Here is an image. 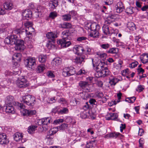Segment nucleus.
<instances>
[{"mask_svg": "<svg viewBox=\"0 0 148 148\" xmlns=\"http://www.w3.org/2000/svg\"><path fill=\"white\" fill-rule=\"evenodd\" d=\"M93 67L95 66V69L96 72L95 74L96 77L97 78L104 77L109 75L110 71L107 67L106 64L103 61L101 60H98L97 62L94 61V59H91Z\"/></svg>", "mask_w": 148, "mask_h": 148, "instance_id": "obj_1", "label": "nucleus"}, {"mask_svg": "<svg viewBox=\"0 0 148 148\" xmlns=\"http://www.w3.org/2000/svg\"><path fill=\"white\" fill-rule=\"evenodd\" d=\"M100 27V26L96 23H92L90 22L86 23L85 26V28L91 32L90 36L93 38H97L98 36V30Z\"/></svg>", "mask_w": 148, "mask_h": 148, "instance_id": "obj_2", "label": "nucleus"}, {"mask_svg": "<svg viewBox=\"0 0 148 148\" xmlns=\"http://www.w3.org/2000/svg\"><path fill=\"white\" fill-rule=\"evenodd\" d=\"M6 105H14L18 109H21L25 108V106L23 103H20L18 102H15L13 97L9 96L7 97L5 99Z\"/></svg>", "mask_w": 148, "mask_h": 148, "instance_id": "obj_3", "label": "nucleus"}, {"mask_svg": "<svg viewBox=\"0 0 148 148\" xmlns=\"http://www.w3.org/2000/svg\"><path fill=\"white\" fill-rule=\"evenodd\" d=\"M25 64L27 68L34 70L36 66L35 59L34 58H29L25 60Z\"/></svg>", "mask_w": 148, "mask_h": 148, "instance_id": "obj_4", "label": "nucleus"}, {"mask_svg": "<svg viewBox=\"0 0 148 148\" xmlns=\"http://www.w3.org/2000/svg\"><path fill=\"white\" fill-rule=\"evenodd\" d=\"M35 101L34 97L30 95H28L22 97L21 100L23 103L30 106H33Z\"/></svg>", "mask_w": 148, "mask_h": 148, "instance_id": "obj_5", "label": "nucleus"}, {"mask_svg": "<svg viewBox=\"0 0 148 148\" xmlns=\"http://www.w3.org/2000/svg\"><path fill=\"white\" fill-rule=\"evenodd\" d=\"M16 83L18 86L20 88L26 87L29 85L28 82L24 76L19 77L16 80Z\"/></svg>", "mask_w": 148, "mask_h": 148, "instance_id": "obj_6", "label": "nucleus"}, {"mask_svg": "<svg viewBox=\"0 0 148 148\" xmlns=\"http://www.w3.org/2000/svg\"><path fill=\"white\" fill-rule=\"evenodd\" d=\"M75 73V69L74 68L66 67L63 69L62 74L64 77H66L74 75Z\"/></svg>", "mask_w": 148, "mask_h": 148, "instance_id": "obj_7", "label": "nucleus"}, {"mask_svg": "<svg viewBox=\"0 0 148 148\" xmlns=\"http://www.w3.org/2000/svg\"><path fill=\"white\" fill-rule=\"evenodd\" d=\"M118 16V14H115L111 12L110 13L109 16L108 17L106 20L104 22L103 25L108 26L111 23H112V22L114 19H115L116 17Z\"/></svg>", "mask_w": 148, "mask_h": 148, "instance_id": "obj_8", "label": "nucleus"}, {"mask_svg": "<svg viewBox=\"0 0 148 148\" xmlns=\"http://www.w3.org/2000/svg\"><path fill=\"white\" fill-rule=\"evenodd\" d=\"M15 45V48L16 50L23 51L25 48L24 45V41L21 40L17 39Z\"/></svg>", "mask_w": 148, "mask_h": 148, "instance_id": "obj_9", "label": "nucleus"}, {"mask_svg": "<svg viewBox=\"0 0 148 148\" xmlns=\"http://www.w3.org/2000/svg\"><path fill=\"white\" fill-rule=\"evenodd\" d=\"M69 39H62L57 42V43L60 45L62 48H66L69 46L71 43L69 40Z\"/></svg>", "mask_w": 148, "mask_h": 148, "instance_id": "obj_10", "label": "nucleus"}, {"mask_svg": "<svg viewBox=\"0 0 148 148\" xmlns=\"http://www.w3.org/2000/svg\"><path fill=\"white\" fill-rule=\"evenodd\" d=\"M23 134L19 132H17L14 134L13 137L14 139L16 142L20 143H23L25 142V140L23 138Z\"/></svg>", "mask_w": 148, "mask_h": 148, "instance_id": "obj_11", "label": "nucleus"}, {"mask_svg": "<svg viewBox=\"0 0 148 148\" xmlns=\"http://www.w3.org/2000/svg\"><path fill=\"white\" fill-rule=\"evenodd\" d=\"M78 85L80 88L85 91V92H88L89 91L90 88L89 86L90 85L88 82L80 81L78 84Z\"/></svg>", "mask_w": 148, "mask_h": 148, "instance_id": "obj_12", "label": "nucleus"}, {"mask_svg": "<svg viewBox=\"0 0 148 148\" xmlns=\"http://www.w3.org/2000/svg\"><path fill=\"white\" fill-rule=\"evenodd\" d=\"M9 141L7 139L5 134H0V144L2 145H7Z\"/></svg>", "mask_w": 148, "mask_h": 148, "instance_id": "obj_13", "label": "nucleus"}, {"mask_svg": "<svg viewBox=\"0 0 148 148\" xmlns=\"http://www.w3.org/2000/svg\"><path fill=\"white\" fill-rule=\"evenodd\" d=\"M73 51L75 52L78 55H81V54L83 53L85 51L83 47L78 45H75L74 47Z\"/></svg>", "mask_w": 148, "mask_h": 148, "instance_id": "obj_14", "label": "nucleus"}, {"mask_svg": "<svg viewBox=\"0 0 148 148\" xmlns=\"http://www.w3.org/2000/svg\"><path fill=\"white\" fill-rule=\"evenodd\" d=\"M32 12L30 10H25L22 12V15L24 19L29 20L32 16Z\"/></svg>", "mask_w": 148, "mask_h": 148, "instance_id": "obj_15", "label": "nucleus"}, {"mask_svg": "<svg viewBox=\"0 0 148 148\" xmlns=\"http://www.w3.org/2000/svg\"><path fill=\"white\" fill-rule=\"evenodd\" d=\"M58 1L57 0H51L49 2V9L51 10L56 9L58 5Z\"/></svg>", "mask_w": 148, "mask_h": 148, "instance_id": "obj_16", "label": "nucleus"}, {"mask_svg": "<svg viewBox=\"0 0 148 148\" xmlns=\"http://www.w3.org/2000/svg\"><path fill=\"white\" fill-rule=\"evenodd\" d=\"M72 32L69 30L64 31L62 33V39H69L70 36L72 35Z\"/></svg>", "mask_w": 148, "mask_h": 148, "instance_id": "obj_17", "label": "nucleus"}, {"mask_svg": "<svg viewBox=\"0 0 148 148\" xmlns=\"http://www.w3.org/2000/svg\"><path fill=\"white\" fill-rule=\"evenodd\" d=\"M54 135H51L48 133L45 138L47 143L49 145H52L54 143Z\"/></svg>", "mask_w": 148, "mask_h": 148, "instance_id": "obj_18", "label": "nucleus"}, {"mask_svg": "<svg viewBox=\"0 0 148 148\" xmlns=\"http://www.w3.org/2000/svg\"><path fill=\"white\" fill-rule=\"evenodd\" d=\"M85 57L83 55H78V56L74 59V62L77 64H81L84 61Z\"/></svg>", "mask_w": 148, "mask_h": 148, "instance_id": "obj_19", "label": "nucleus"}, {"mask_svg": "<svg viewBox=\"0 0 148 148\" xmlns=\"http://www.w3.org/2000/svg\"><path fill=\"white\" fill-rule=\"evenodd\" d=\"M102 29L104 34L106 35H111L112 33V30L110 29L108 26L103 25Z\"/></svg>", "mask_w": 148, "mask_h": 148, "instance_id": "obj_20", "label": "nucleus"}, {"mask_svg": "<svg viewBox=\"0 0 148 148\" xmlns=\"http://www.w3.org/2000/svg\"><path fill=\"white\" fill-rule=\"evenodd\" d=\"M40 121L41 123V124L43 125V127H44V125H47L52 122L51 118L49 117L43 119Z\"/></svg>", "mask_w": 148, "mask_h": 148, "instance_id": "obj_21", "label": "nucleus"}, {"mask_svg": "<svg viewBox=\"0 0 148 148\" xmlns=\"http://www.w3.org/2000/svg\"><path fill=\"white\" fill-rule=\"evenodd\" d=\"M3 6L5 9L7 10H10L13 8L12 3L10 1L6 2L3 4Z\"/></svg>", "mask_w": 148, "mask_h": 148, "instance_id": "obj_22", "label": "nucleus"}, {"mask_svg": "<svg viewBox=\"0 0 148 148\" xmlns=\"http://www.w3.org/2000/svg\"><path fill=\"white\" fill-rule=\"evenodd\" d=\"M118 117V115L116 113H110L108 114L106 119L107 120H117Z\"/></svg>", "mask_w": 148, "mask_h": 148, "instance_id": "obj_23", "label": "nucleus"}, {"mask_svg": "<svg viewBox=\"0 0 148 148\" xmlns=\"http://www.w3.org/2000/svg\"><path fill=\"white\" fill-rule=\"evenodd\" d=\"M4 108H5V111L6 113H11L12 114L14 113L15 111L13 105H6Z\"/></svg>", "mask_w": 148, "mask_h": 148, "instance_id": "obj_24", "label": "nucleus"}, {"mask_svg": "<svg viewBox=\"0 0 148 148\" xmlns=\"http://www.w3.org/2000/svg\"><path fill=\"white\" fill-rule=\"evenodd\" d=\"M61 63V59L59 57L54 58L52 61L51 64L55 66L60 65Z\"/></svg>", "mask_w": 148, "mask_h": 148, "instance_id": "obj_25", "label": "nucleus"}, {"mask_svg": "<svg viewBox=\"0 0 148 148\" xmlns=\"http://www.w3.org/2000/svg\"><path fill=\"white\" fill-rule=\"evenodd\" d=\"M21 55L20 53H15L12 57V59L14 60L16 62H20L21 60Z\"/></svg>", "mask_w": 148, "mask_h": 148, "instance_id": "obj_26", "label": "nucleus"}, {"mask_svg": "<svg viewBox=\"0 0 148 148\" xmlns=\"http://www.w3.org/2000/svg\"><path fill=\"white\" fill-rule=\"evenodd\" d=\"M60 27L63 28H68L71 27V24L69 23L65 22L62 24H61L59 25Z\"/></svg>", "mask_w": 148, "mask_h": 148, "instance_id": "obj_27", "label": "nucleus"}, {"mask_svg": "<svg viewBox=\"0 0 148 148\" xmlns=\"http://www.w3.org/2000/svg\"><path fill=\"white\" fill-rule=\"evenodd\" d=\"M127 27L131 30L133 31L136 29L135 25L132 22H129L127 24Z\"/></svg>", "mask_w": 148, "mask_h": 148, "instance_id": "obj_28", "label": "nucleus"}, {"mask_svg": "<svg viewBox=\"0 0 148 148\" xmlns=\"http://www.w3.org/2000/svg\"><path fill=\"white\" fill-rule=\"evenodd\" d=\"M9 37L11 42V45H14L17 39V36L14 35L9 36Z\"/></svg>", "mask_w": 148, "mask_h": 148, "instance_id": "obj_29", "label": "nucleus"}, {"mask_svg": "<svg viewBox=\"0 0 148 148\" xmlns=\"http://www.w3.org/2000/svg\"><path fill=\"white\" fill-rule=\"evenodd\" d=\"M37 126H36L31 125L28 127V132L30 134H33L36 130Z\"/></svg>", "mask_w": 148, "mask_h": 148, "instance_id": "obj_30", "label": "nucleus"}, {"mask_svg": "<svg viewBox=\"0 0 148 148\" xmlns=\"http://www.w3.org/2000/svg\"><path fill=\"white\" fill-rule=\"evenodd\" d=\"M47 58V56L46 55H40L39 56L38 60L40 63H44L45 62Z\"/></svg>", "mask_w": 148, "mask_h": 148, "instance_id": "obj_31", "label": "nucleus"}, {"mask_svg": "<svg viewBox=\"0 0 148 148\" xmlns=\"http://www.w3.org/2000/svg\"><path fill=\"white\" fill-rule=\"evenodd\" d=\"M46 36L48 39L54 38L57 37L56 35L52 32L48 33L46 34Z\"/></svg>", "mask_w": 148, "mask_h": 148, "instance_id": "obj_32", "label": "nucleus"}, {"mask_svg": "<svg viewBox=\"0 0 148 148\" xmlns=\"http://www.w3.org/2000/svg\"><path fill=\"white\" fill-rule=\"evenodd\" d=\"M45 69V65L43 64L39 65L36 69L37 72L38 73L42 72Z\"/></svg>", "mask_w": 148, "mask_h": 148, "instance_id": "obj_33", "label": "nucleus"}, {"mask_svg": "<svg viewBox=\"0 0 148 148\" xmlns=\"http://www.w3.org/2000/svg\"><path fill=\"white\" fill-rule=\"evenodd\" d=\"M62 20L64 21H69L70 20L71 17L70 15L69 14H64L62 15Z\"/></svg>", "mask_w": 148, "mask_h": 148, "instance_id": "obj_34", "label": "nucleus"}, {"mask_svg": "<svg viewBox=\"0 0 148 148\" xmlns=\"http://www.w3.org/2000/svg\"><path fill=\"white\" fill-rule=\"evenodd\" d=\"M51 41H49L47 45V47L49 49H52L55 47L54 44V42L53 40H51Z\"/></svg>", "mask_w": 148, "mask_h": 148, "instance_id": "obj_35", "label": "nucleus"}, {"mask_svg": "<svg viewBox=\"0 0 148 148\" xmlns=\"http://www.w3.org/2000/svg\"><path fill=\"white\" fill-rule=\"evenodd\" d=\"M141 62L143 64L148 62V54L145 55L142 58H141Z\"/></svg>", "mask_w": 148, "mask_h": 148, "instance_id": "obj_36", "label": "nucleus"}, {"mask_svg": "<svg viewBox=\"0 0 148 148\" xmlns=\"http://www.w3.org/2000/svg\"><path fill=\"white\" fill-rule=\"evenodd\" d=\"M68 127V124L66 123H63L60 126L57 127V130H63L67 128Z\"/></svg>", "mask_w": 148, "mask_h": 148, "instance_id": "obj_37", "label": "nucleus"}, {"mask_svg": "<svg viewBox=\"0 0 148 148\" xmlns=\"http://www.w3.org/2000/svg\"><path fill=\"white\" fill-rule=\"evenodd\" d=\"M25 28H23V27L21 28L20 29L15 30L14 31L15 33L17 34H21L23 32H25Z\"/></svg>", "mask_w": 148, "mask_h": 148, "instance_id": "obj_38", "label": "nucleus"}, {"mask_svg": "<svg viewBox=\"0 0 148 148\" xmlns=\"http://www.w3.org/2000/svg\"><path fill=\"white\" fill-rule=\"evenodd\" d=\"M120 134V133H112L110 134L109 135H107L106 136V137H108L109 138L114 137L116 138Z\"/></svg>", "mask_w": 148, "mask_h": 148, "instance_id": "obj_39", "label": "nucleus"}, {"mask_svg": "<svg viewBox=\"0 0 148 148\" xmlns=\"http://www.w3.org/2000/svg\"><path fill=\"white\" fill-rule=\"evenodd\" d=\"M25 108H25H24L20 109L21 110V112L23 116H29V110L24 109Z\"/></svg>", "mask_w": 148, "mask_h": 148, "instance_id": "obj_40", "label": "nucleus"}, {"mask_svg": "<svg viewBox=\"0 0 148 148\" xmlns=\"http://www.w3.org/2000/svg\"><path fill=\"white\" fill-rule=\"evenodd\" d=\"M134 8L131 7L127 8L125 12L128 14H131L134 12Z\"/></svg>", "mask_w": 148, "mask_h": 148, "instance_id": "obj_41", "label": "nucleus"}, {"mask_svg": "<svg viewBox=\"0 0 148 148\" xmlns=\"http://www.w3.org/2000/svg\"><path fill=\"white\" fill-rule=\"evenodd\" d=\"M95 140L90 141L87 143L86 146V148H92L93 147V143L95 142Z\"/></svg>", "mask_w": 148, "mask_h": 148, "instance_id": "obj_42", "label": "nucleus"}, {"mask_svg": "<svg viewBox=\"0 0 148 148\" xmlns=\"http://www.w3.org/2000/svg\"><path fill=\"white\" fill-rule=\"evenodd\" d=\"M69 112L68 109L66 108H63L59 111V113L60 114H63L67 113Z\"/></svg>", "mask_w": 148, "mask_h": 148, "instance_id": "obj_43", "label": "nucleus"}, {"mask_svg": "<svg viewBox=\"0 0 148 148\" xmlns=\"http://www.w3.org/2000/svg\"><path fill=\"white\" fill-rule=\"evenodd\" d=\"M57 16V13L56 12H51L49 15V17L52 19H54Z\"/></svg>", "mask_w": 148, "mask_h": 148, "instance_id": "obj_44", "label": "nucleus"}, {"mask_svg": "<svg viewBox=\"0 0 148 148\" xmlns=\"http://www.w3.org/2000/svg\"><path fill=\"white\" fill-rule=\"evenodd\" d=\"M117 48H112L109 49L107 51V52L108 53H117V51H116Z\"/></svg>", "mask_w": 148, "mask_h": 148, "instance_id": "obj_45", "label": "nucleus"}, {"mask_svg": "<svg viewBox=\"0 0 148 148\" xmlns=\"http://www.w3.org/2000/svg\"><path fill=\"white\" fill-rule=\"evenodd\" d=\"M138 64V62L137 61H136L130 64L129 66L131 68H133L136 66Z\"/></svg>", "mask_w": 148, "mask_h": 148, "instance_id": "obj_46", "label": "nucleus"}, {"mask_svg": "<svg viewBox=\"0 0 148 148\" xmlns=\"http://www.w3.org/2000/svg\"><path fill=\"white\" fill-rule=\"evenodd\" d=\"M127 99H128V100H126V101H128L129 103H133L135 100L136 98L134 97H128L127 98Z\"/></svg>", "mask_w": 148, "mask_h": 148, "instance_id": "obj_47", "label": "nucleus"}, {"mask_svg": "<svg viewBox=\"0 0 148 148\" xmlns=\"http://www.w3.org/2000/svg\"><path fill=\"white\" fill-rule=\"evenodd\" d=\"M45 8L44 7L42 6H39L37 7V8L36 9V12H38L40 13V12L42 11Z\"/></svg>", "mask_w": 148, "mask_h": 148, "instance_id": "obj_48", "label": "nucleus"}, {"mask_svg": "<svg viewBox=\"0 0 148 148\" xmlns=\"http://www.w3.org/2000/svg\"><path fill=\"white\" fill-rule=\"evenodd\" d=\"M63 121L64 120L63 119H60L55 120L54 121L53 123L54 124H57L62 123Z\"/></svg>", "mask_w": 148, "mask_h": 148, "instance_id": "obj_49", "label": "nucleus"}, {"mask_svg": "<svg viewBox=\"0 0 148 148\" xmlns=\"http://www.w3.org/2000/svg\"><path fill=\"white\" fill-rule=\"evenodd\" d=\"M47 76L51 78L54 77L55 76L54 75L51 71H49L47 73Z\"/></svg>", "mask_w": 148, "mask_h": 148, "instance_id": "obj_50", "label": "nucleus"}, {"mask_svg": "<svg viewBox=\"0 0 148 148\" xmlns=\"http://www.w3.org/2000/svg\"><path fill=\"white\" fill-rule=\"evenodd\" d=\"M89 103L92 105H96L97 104V102L96 100L93 99H90L89 101Z\"/></svg>", "mask_w": 148, "mask_h": 148, "instance_id": "obj_51", "label": "nucleus"}, {"mask_svg": "<svg viewBox=\"0 0 148 148\" xmlns=\"http://www.w3.org/2000/svg\"><path fill=\"white\" fill-rule=\"evenodd\" d=\"M57 129L56 130H54V129H51L49 131V133L48 134H49L50 135H53L54 134H55L58 131Z\"/></svg>", "mask_w": 148, "mask_h": 148, "instance_id": "obj_52", "label": "nucleus"}, {"mask_svg": "<svg viewBox=\"0 0 148 148\" xmlns=\"http://www.w3.org/2000/svg\"><path fill=\"white\" fill-rule=\"evenodd\" d=\"M101 47L103 49H107L110 47V45L108 44H103L101 45Z\"/></svg>", "mask_w": 148, "mask_h": 148, "instance_id": "obj_53", "label": "nucleus"}, {"mask_svg": "<svg viewBox=\"0 0 148 148\" xmlns=\"http://www.w3.org/2000/svg\"><path fill=\"white\" fill-rule=\"evenodd\" d=\"M109 83L111 85H115L114 77H112L111 78H110Z\"/></svg>", "mask_w": 148, "mask_h": 148, "instance_id": "obj_54", "label": "nucleus"}, {"mask_svg": "<svg viewBox=\"0 0 148 148\" xmlns=\"http://www.w3.org/2000/svg\"><path fill=\"white\" fill-rule=\"evenodd\" d=\"M4 42L5 43L7 44H11V42L10 40L9 36L7 37L4 40Z\"/></svg>", "mask_w": 148, "mask_h": 148, "instance_id": "obj_55", "label": "nucleus"}, {"mask_svg": "<svg viewBox=\"0 0 148 148\" xmlns=\"http://www.w3.org/2000/svg\"><path fill=\"white\" fill-rule=\"evenodd\" d=\"M25 29H26L28 31H30L32 33L34 32V28L32 27V26H31L26 27L25 28Z\"/></svg>", "mask_w": 148, "mask_h": 148, "instance_id": "obj_56", "label": "nucleus"}, {"mask_svg": "<svg viewBox=\"0 0 148 148\" xmlns=\"http://www.w3.org/2000/svg\"><path fill=\"white\" fill-rule=\"evenodd\" d=\"M89 108V105L88 104V102H86L83 107V109L85 110H88Z\"/></svg>", "mask_w": 148, "mask_h": 148, "instance_id": "obj_57", "label": "nucleus"}, {"mask_svg": "<svg viewBox=\"0 0 148 148\" xmlns=\"http://www.w3.org/2000/svg\"><path fill=\"white\" fill-rule=\"evenodd\" d=\"M124 8H121V7H116V11L117 13H120L122 12L124 9Z\"/></svg>", "mask_w": 148, "mask_h": 148, "instance_id": "obj_58", "label": "nucleus"}, {"mask_svg": "<svg viewBox=\"0 0 148 148\" xmlns=\"http://www.w3.org/2000/svg\"><path fill=\"white\" fill-rule=\"evenodd\" d=\"M144 89V88L142 87V86L141 85H139L137 88L136 89V90L139 92L142 91Z\"/></svg>", "mask_w": 148, "mask_h": 148, "instance_id": "obj_59", "label": "nucleus"}, {"mask_svg": "<svg viewBox=\"0 0 148 148\" xmlns=\"http://www.w3.org/2000/svg\"><path fill=\"white\" fill-rule=\"evenodd\" d=\"M138 74H139L140 73L143 74L144 72V69L142 68H138L137 69Z\"/></svg>", "mask_w": 148, "mask_h": 148, "instance_id": "obj_60", "label": "nucleus"}, {"mask_svg": "<svg viewBox=\"0 0 148 148\" xmlns=\"http://www.w3.org/2000/svg\"><path fill=\"white\" fill-rule=\"evenodd\" d=\"M84 51H84L83 53L89 54L91 50L90 48L88 47L85 49H84Z\"/></svg>", "mask_w": 148, "mask_h": 148, "instance_id": "obj_61", "label": "nucleus"}, {"mask_svg": "<svg viewBox=\"0 0 148 148\" xmlns=\"http://www.w3.org/2000/svg\"><path fill=\"white\" fill-rule=\"evenodd\" d=\"M98 55L99 56V57L100 58H102L103 59V58H106V54L105 53H100L99 54H98Z\"/></svg>", "mask_w": 148, "mask_h": 148, "instance_id": "obj_62", "label": "nucleus"}, {"mask_svg": "<svg viewBox=\"0 0 148 148\" xmlns=\"http://www.w3.org/2000/svg\"><path fill=\"white\" fill-rule=\"evenodd\" d=\"M125 127L126 126L125 124H121V126H120V131L122 132L123 130L125 129Z\"/></svg>", "mask_w": 148, "mask_h": 148, "instance_id": "obj_63", "label": "nucleus"}, {"mask_svg": "<svg viewBox=\"0 0 148 148\" xmlns=\"http://www.w3.org/2000/svg\"><path fill=\"white\" fill-rule=\"evenodd\" d=\"M114 67L117 69H121V67L120 65L118 64H117L116 63L114 64Z\"/></svg>", "mask_w": 148, "mask_h": 148, "instance_id": "obj_64", "label": "nucleus"}]
</instances>
